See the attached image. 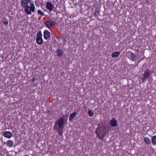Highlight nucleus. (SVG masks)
Returning a JSON list of instances; mask_svg holds the SVG:
<instances>
[{
  "mask_svg": "<svg viewBox=\"0 0 156 156\" xmlns=\"http://www.w3.org/2000/svg\"><path fill=\"white\" fill-rule=\"evenodd\" d=\"M105 124V123L102 122V126H98L96 130L97 137L101 140H103L108 133L107 127Z\"/></svg>",
  "mask_w": 156,
  "mask_h": 156,
  "instance_id": "nucleus-1",
  "label": "nucleus"
},
{
  "mask_svg": "<svg viewBox=\"0 0 156 156\" xmlns=\"http://www.w3.org/2000/svg\"><path fill=\"white\" fill-rule=\"evenodd\" d=\"M65 123L64 117H61L58 120L55 122L54 127L55 129V130L58 129H59L60 130H62L64 126Z\"/></svg>",
  "mask_w": 156,
  "mask_h": 156,
  "instance_id": "nucleus-2",
  "label": "nucleus"
},
{
  "mask_svg": "<svg viewBox=\"0 0 156 156\" xmlns=\"http://www.w3.org/2000/svg\"><path fill=\"white\" fill-rule=\"evenodd\" d=\"M24 8L25 12L27 15H31L32 12H34L35 11V7L34 4L33 3L30 4V6L28 5Z\"/></svg>",
  "mask_w": 156,
  "mask_h": 156,
  "instance_id": "nucleus-3",
  "label": "nucleus"
},
{
  "mask_svg": "<svg viewBox=\"0 0 156 156\" xmlns=\"http://www.w3.org/2000/svg\"><path fill=\"white\" fill-rule=\"evenodd\" d=\"M152 72L151 71L147 69L146 71L144 73L143 77L142 78V82L146 81L147 79L149 78L150 76V75Z\"/></svg>",
  "mask_w": 156,
  "mask_h": 156,
  "instance_id": "nucleus-4",
  "label": "nucleus"
},
{
  "mask_svg": "<svg viewBox=\"0 0 156 156\" xmlns=\"http://www.w3.org/2000/svg\"><path fill=\"white\" fill-rule=\"evenodd\" d=\"M31 0H21V6L23 8L28 5H29L28 3H30Z\"/></svg>",
  "mask_w": 156,
  "mask_h": 156,
  "instance_id": "nucleus-5",
  "label": "nucleus"
},
{
  "mask_svg": "<svg viewBox=\"0 0 156 156\" xmlns=\"http://www.w3.org/2000/svg\"><path fill=\"white\" fill-rule=\"evenodd\" d=\"M12 136V133L9 131H5L3 133V136L7 138H10Z\"/></svg>",
  "mask_w": 156,
  "mask_h": 156,
  "instance_id": "nucleus-6",
  "label": "nucleus"
},
{
  "mask_svg": "<svg viewBox=\"0 0 156 156\" xmlns=\"http://www.w3.org/2000/svg\"><path fill=\"white\" fill-rule=\"evenodd\" d=\"M44 37L45 39L48 40L50 37V33L48 30H45L44 32Z\"/></svg>",
  "mask_w": 156,
  "mask_h": 156,
  "instance_id": "nucleus-7",
  "label": "nucleus"
},
{
  "mask_svg": "<svg viewBox=\"0 0 156 156\" xmlns=\"http://www.w3.org/2000/svg\"><path fill=\"white\" fill-rule=\"evenodd\" d=\"M110 125L114 127L117 125V121L114 119H113L110 120Z\"/></svg>",
  "mask_w": 156,
  "mask_h": 156,
  "instance_id": "nucleus-8",
  "label": "nucleus"
},
{
  "mask_svg": "<svg viewBox=\"0 0 156 156\" xmlns=\"http://www.w3.org/2000/svg\"><path fill=\"white\" fill-rule=\"evenodd\" d=\"M46 7L50 11H51L52 10L54 6L53 5L52 3L48 2L46 4Z\"/></svg>",
  "mask_w": 156,
  "mask_h": 156,
  "instance_id": "nucleus-9",
  "label": "nucleus"
},
{
  "mask_svg": "<svg viewBox=\"0 0 156 156\" xmlns=\"http://www.w3.org/2000/svg\"><path fill=\"white\" fill-rule=\"evenodd\" d=\"M4 143L5 144H6L7 146L10 147L13 146V142L11 140H9L7 141L6 143L4 142Z\"/></svg>",
  "mask_w": 156,
  "mask_h": 156,
  "instance_id": "nucleus-10",
  "label": "nucleus"
},
{
  "mask_svg": "<svg viewBox=\"0 0 156 156\" xmlns=\"http://www.w3.org/2000/svg\"><path fill=\"white\" fill-rule=\"evenodd\" d=\"M120 53L119 51H116L113 52L111 56L113 58H117L119 55Z\"/></svg>",
  "mask_w": 156,
  "mask_h": 156,
  "instance_id": "nucleus-11",
  "label": "nucleus"
},
{
  "mask_svg": "<svg viewBox=\"0 0 156 156\" xmlns=\"http://www.w3.org/2000/svg\"><path fill=\"white\" fill-rule=\"evenodd\" d=\"M36 42L39 45L42 44L43 43L42 38H36Z\"/></svg>",
  "mask_w": 156,
  "mask_h": 156,
  "instance_id": "nucleus-12",
  "label": "nucleus"
},
{
  "mask_svg": "<svg viewBox=\"0 0 156 156\" xmlns=\"http://www.w3.org/2000/svg\"><path fill=\"white\" fill-rule=\"evenodd\" d=\"M131 55L132 61H136L137 58L136 55L134 53L131 52Z\"/></svg>",
  "mask_w": 156,
  "mask_h": 156,
  "instance_id": "nucleus-13",
  "label": "nucleus"
},
{
  "mask_svg": "<svg viewBox=\"0 0 156 156\" xmlns=\"http://www.w3.org/2000/svg\"><path fill=\"white\" fill-rule=\"evenodd\" d=\"M76 114V112H74L72 113L69 116V120H72L74 118Z\"/></svg>",
  "mask_w": 156,
  "mask_h": 156,
  "instance_id": "nucleus-14",
  "label": "nucleus"
},
{
  "mask_svg": "<svg viewBox=\"0 0 156 156\" xmlns=\"http://www.w3.org/2000/svg\"><path fill=\"white\" fill-rule=\"evenodd\" d=\"M100 11V9L98 8H97L95 9V12L94 14V16H95L97 17L98 16V14Z\"/></svg>",
  "mask_w": 156,
  "mask_h": 156,
  "instance_id": "nucleus-15",
  "label": "nucleus"
},
{
  "mask_svg": "<svg viewBox=\"0 0 156 156\" xmlns=\"http://www.w3.org/2000/svg\"><path fill=\"white\" fill-rule=\"evenodd\" d=\"M144 141L146 144H151V143L150 139L147 137H144Z\"/></svg>",
  "mask_w": 156,
  "mask_h": 156,
  "instance_id": "nucleus-16",
  "label": "nucleus"
},
{
  "mask_svg": "<svg viewBox=\"0 0 156 156\" xmlns=\"http://www.w3.org/2000/svg\"><path fill=\"white\" fill-rule=\"evenodd\" d=\"M151 142L153 145H156V136H153L151 139Z\"/></svg>",
  "mask_w": 156,
  "mask_h": 156,
  "instance_id": "nucleus-17",
  "label": "nucleus"
},
{
  "mask_svg": "<svg viewBox=\"0 0 156 156\" xmlns=\"http://www.w3.org/2000/svg\"><path fill=\"white\" fill-rule=\"evenodd\" d=\"M45 24L47 26V27L49 28H50L52 26V25L51 24V22H49V21H47L45 22Z\"/></svg>",
  "mask_w": 156,
  "mask_h": 156,
  "instance_id": "nucleus-18",
  "label": "nucleus"
},
{
  "mask_svg": "<svg viewBox=\"0 0 156 156\" xmlns=\"http://www.w3.org/2000/svg\"><path fill=\"white\" fill-rule=\"evenodd\" d=\"M57 55L59 57H61L63 55L62 52L60 49H58L57 51Z\"/></svg>",
  "mask_w": 156,
  "mask_h": 156,
  "instance_id": "nucleus-19",
  "label": "nucleus"
},
{
  "mask_svg": "<svg viewBox=\"0 0 156 156\" xmlns=\"http://www.w3.org/2000/svg\"><path fill=\"white\" fill-rule=\"evenodd\" d=\"M42 37V34L41 31H39L37 34V38H41Z\"/></svg>",
  "mask_w": 156,
  "mask_h": 156,
  "instance_id": "nucleus-20",
  "label": "nucleus"
},
{
  "mask_svg": "<svg viewBox=\"0 0 156 156\" xmlns=\"http://www.w3.org/2000/svg\"><path fill=\"white\" fill-rule=\"evenodd\" d=\"M57 132L58 133V135L60 136H62L63 129L62 130H60L59 129H57Z\"/></svg>",
  "mask_w": 156,
  "mask_h": 156,
  "instance_id": "nucleus-21",
  "label": "nucleus"
},
{
  "mask_svg": "<svg viewBox=\"0 0 156 156\" xmlns=\"http://www.w3.org/2000/svg\"><path fill=\"white\" fill-rule=\"evenodd\" d=\"M37 13L38 14H40L41 16H44V12H42L40 10H39L37 11Z\"/></svg>",
  "mask_w": 156,
  "mask_h": 156,
  "instance_id": "nucleus-22",
  "label": "nucleus"
},
{
  "mask_svg": "<svg viewBox=\"0 0 156 156\" xmlns=\"http://www.w3.org/2000/svg\"><path fill=\"white\" fill-rule=\"evenodd\" d=\"M50 21L51 22V24L52 25H56L57 24V22L55 21L51 20V21Z\"/></svg>",
  "mask_w": 156,
  "mask_h": 156,
  "instance_id": "nucleus-23",
  "label": "nucleus"
},
{
  "mask_svg": "<svg viewBox=\"0 0 156 156\" xmlns=\"http://www.w3.org/2000/svg\"><path fill=\"white\" fill-rule=\"evenodd\" d=\"M88 114L89 116L90 117H92V115L93 114V113L91 112L90 110L88 111Z\"/></svg>",
  "mask_w": 156,
  "mask_h": 156,
  "instance_id": "nucleus-24",
  "label": "nucleus"
},
{
  "mask_svg": "<svg viewBox=\"0 0 156 156\" xmlns=\"http://www.w3.org/2000/svg\"><path fill=\"white\" fill-rule=\"evenodd\" d=\"M37 79V78L35 77V76H34L32 79V82H34Z\"/></svg>",
  "mask_w": 156,
  "mask_h": 156,
  "instance_id": "nucleus-25",
  "label": "nucleus"
},
{
  "mask_svg": "<svg viewBox=\"0 0 156 156\" xmlns=\"http://www.w3.org/2000/svg\"><path fill=\"white\" fill-rule=\"evenodd\" d=\"M4 23L5 25H7L8 23V22L7 21H4Z\"/></svg>",
  "mask_w": 156,
  "mask_h": 156,
  "instance_id": "nucleus-26",
  "label": "nucleus"
},
{
  "mask_svg": "<svg viewBox=\"0 0 156 156\" xmlns=\"http://www.w3.org/2000/svg\"><path fill=\"white\" fill-rule=\"evenodd\" d=\"M7 156H12V155L11 156V155H7Z\"/></svg>",
  "mask_w": 156,
  "mask_h": 156,
  "instance_id": "nucleus-27",
  "label": "nucleus"
},
{
  "mask_svg": "<svg viewBox=\"0 0 156 156\" xmlns=\"http://www.w3.org/2000/svg\"><path fill=\"white\" fill-rule=\"evenodd\" d=\"M40 17H39V18H38V19H39V20L40 19Z\"/></svg>",
  "mask_w": 156,
  "mask_h": 156,
  "instance_id": "nucleus-28",
  "label": "nucleus"
}]
</instances>
